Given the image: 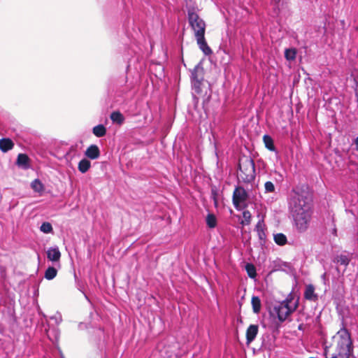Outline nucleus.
Instances as JSON below:
<instances>
[{"instance_id": "nucleus-1", "label": "nucleus", "mask_w": 358, "mask_h": 358, "mask_svg": "<svg viewBox=\"0 0 358 358\" xmlns=\"http://www.w3.org/2000/svg\"><path fill=\"white\" fill-rule=\"evenodd\" d=\"M294 195L289 201V210L296 229L305 232L309 226L312 215L313 199L307 184H299L293 189Z\"/></svg>"}, {"instance_id": "nucleus-2", "label": "nucleus", "mask_w": 358, "mask_h": 358, "mask_svg": "<svg viewBox=\"0 0 358 358\" xmlns=\"http://www.w3.org/2000/svg\"><path fill=\"white\" fill-rule=\"evenodd\" d=\"M203 67L201 63L199 62L194 66V69L191 72V83L194 109L195 110H198L199 98L197 96L201 95L202 96V108L206 112L207 110V106L211 98V91L208 87V90L209 92H208L207 88L203 86Z\"/></svg>"}, {"instance_id": "nucleus-3", "label": "nucleus", "mask_w": 358, "mask_h": 358, "mask_svg": "<svg viewBox=\"0 0 358 358\" xmlns=\"http://www.w3.org/2000/svg\"><path fill=\"white\" fill-rule=\"evenodd\" d=\"M337 337L335 352L330 358H350L354 352V342L351 333L346 328V324L343 317L341 319V328L336 332Z\"/></svg>"}, {"instance_id": "nucleus-4", "label": "nucleus", "mask_w": 358, "mask_h": 358, "mask_svg": "<svg viewBox=\"0 0 358 358\" xmlns=\"http://www.w3.org/2000/svg\"><path fill=\"white\" fill-rule=\"evenodd\" d=\"M238 180L239 182L251 184L255 180V164L250 156L243 155L238 163Z\"/></svg>"}, {"instance_id": "nucleus-5", "label": "nucleus", "mask_w": 358, "mask_h": 358, "mask_svg": "<svg viewBox=\"0 0 358 358\" xmlns=\"http://www.w3.org/2000/svg\"><path fill=\"white\" fill-rule=\"evenodd\" d=\"M249 195L242 186H236L232 196V203L237 210H241L248 207L247 201Z\"/></svg>"}, {"instance_id": "nucleus-6", "label": "nucleus", "mask_w": 358, "mask_h": 358, "mask_svg": "<svg viewBox=\"0 0 358 358\" xmlns=\"http://www.w3.org/2000/svg\"><path fill=\"white\" fill-rule=\"evenodd\" d=\"M188 22L191 28L194 31V35L198 36L200 33L205 34L206 31V23L201 19L197 13L194 10V8H188Z\"/></svg>"}, {"instance_id": "nucleus-7", "label": "nucleus", "mask_w": 358, "mask_h": 358, "mask_svg": "<svg viewBox=\"0 0 358 358\" xmlns=\"http://www.w3.org/2000/svg\"><path fill=\"white\" fill-rule=\"evenodd\" d=\"M294 309L295 308H292L289 306V301L287 299L282 301L273 308L277 318L280 322L285 321L287 317L294 312Z\"/></svg>"}, {"instance_id": "nucleus-8", "label": "nucleus", "mask_w": 358, "mask_h": 358, "mask_svg": "<svg viewBox=\"0 0 358 358\" xmlns=\"http://www.w3.org/2000/svg\"><path fill=\"white\" fill-rule=\"evenodd\" d=\"M350 260L351 259L348 255L341 254L335 256L333 258L332 262L338 266H343V269L342 270V271H341V269L338 266H336V270L338 273H341L342 274H343L346 271L347 266L349 265Z\"/></svg>"}, {"instance_id": "nucleus-9", "label": "nucleus", "mask_w": 358, "mask_h": 358, "mask_svg": "<svg viewBox=\"0 0 358 358\" xmlns=\"http://www.w3.org/2000/svg\"><path fill=\"white\" fill-rule=\"evenodd\" d=\"M195 37H196L199 48L203 52V53L206 56H209V55H212L213 50L208 46V45L206 41L205 34H201V33H200L199 35L196 36Z\"/></svg>"}, {"instance_id": "nucleus-10", "label": "nucleus", "mask_w": 358, "mask_h": 358, "mask_svg": "<svg viewBox=\"0 0 358 358\" xmlns=\"http://www.w3.org/2000/svg\"><path fill=\"white\" fill-rule=\"evenodd\" d=\"M255 230L257 232L259 244L262 246L265 244L266 240V228L263 220L258 221L255 226Z\"/></svg>"}, {"instance_id": "nucleus-11", "label": "nucleus", "mask_w": 358, "mask_h": 358, "mask_svg": "<svg viewBox=\"0 0 358 358\" xmlns=\"http://www.w3.org/2000/svg\"><path fill=\"white\" fill-rule=\"evenodd\" d=\"M259 331V326L257 324H250L246 330V343L250 344L257 337Z\"/></svg>"}, {"instance_id": "nucleus-12", "label": "nucleus", "mask_w": 358, "mask_h": 358, "mask_svg": "<svg viewBox=\"0 0 358 358\" xmlns=\"http://www.w3.org/2000/svg\"><path fill=\"white\" fill-rule=\"evenodd\" d=\"M305 299L310 301H317L318 300V295L315 292V287L312 284L306 286L303 294Z\"/></svg>"}, {"instance_id": "nucleus-13", "label": "nucleus", "mask_w": 358, "mask_h": 358, "mask_svg": "<svg viewBox=\"0 0 358 358\" xmlns=\"http://www.w3.org/2000/svg\"><path fill=\"white\" fill-rule=\"evenodd\" d=\"M100 155V150L96 145H90L85 152V155L92 160L98 159Z\"/></svg>"}, {"instance_id": "nucleus-14", "label": "nucleus", "mask_w": 358, "mask_h": 358, "mask_svg": "<svg viewBox=\"0 0 358 358\" xmlns=\"http://www.w3.org/2000/svg\"><path fill=\"white\" fill-rule=\"evenodd\" d=\"M47 258L52 262H58L61 258V252L58 248H50L47 251Z\"/></svg>"}, {"instance_id": "nucleus-15", "label": "nucleus", "mask_w": 358, "mask_h": 358, "mask_svg": "<svg viewBox=\"0 0 358 358\" xmlns=\"http://www.w3.org/2000/svg\"><path fill=\"white\" fill-rule=\"evenodd\" d=\"M263 142L266 149L278 154V152L275 146L274 141L270 135L264 134L263 136Z\"/></svg>"}, {"instance_id": "nucleus-16", "label": "nucleus", "mask_w": 358, "mask_h": 358, "mask_svg": "<svg viewBox=\"0 0 358 358\" xmlns=\"http://www.w3.org/2000/svg\"><path fill=\"white\" fill-rule=\"evenodd\" d=\"M14 147V143L10 138H3L0 139V150L3 152H6L10 150Z\"/></svg>"}, {"instance_id": "nucleus-17", "label": "nucleus", "mask_w": 358, "mask_h": 358, "mask_svg": "<svg viewBox=\"0 0 358 358\" xmlns=\"http://www.w3.org/2000/svg\"><path fill=\"white\" fill-rule=\"evenodd\" d=\"M29 158L27 155L20 153L17 155L16 164L24 168L29 167Z\"/></svg>"}, {"instance_id": "nucleus-18", "label": "nucleus", "mask_w": 358, "mask_h": 358, "mask_svg": "<svg viewBox=\"0 0 358 358\" xmlns=\"http://www.w3.org/2000/svg\"><path fill=\"white\" fill-rule=\"evenodd\" d=\"M252 310L255 313L258 314L261 311L262 302L258 296H253L251 299Z\"/></svg>"}, {"instance_id": "nucleus-19", "label": "nucleus", "mask_w": 358, "mask_h": 358, "mask_svg": "<svg viewBox=\"0 0 358 358\" xmlns=\"http://www.w3.org/2000/svg\"><path fill=\"white\" fill-rule=\"evenodd\" d=\"M274 242L280 246H283L287 243V238L282 233H278L273 236Z\"/></svg>"}, {"instance_id": "nucleus-20", "label": "nucleus", "mask_w": 358, "mask_h": 358, "mask_svg": "<svg viewBox=\"0 0 358 358\" xmlns=\"http://www.w3.org/2000/svg\"><path fill=\"white\" fill-rule=\"evenodd\" d=\"M297 50L294 48H286L285 50V58L287 61H294L296 57Z\"/></svg>"}, {"instance_id": "nucleus-21", "label": "nucleus", "mask_w": 358, "mask_h": 358, "mask_svg": "<svg viewBox=\"0 0 358 358\" xmlns=\"http://www.w3.org/2000/svg\"><path fill=\"white\" fill-rule=\"evenodd\" d=\"M90 162L87 159H83L79 162L78 169L80 172L85 173L90 169Z\"/></svg>"}, {"instance_id": "nucleus-22", "label": "nucleus", "mask_w": 358, "mask_h": 358, "mask_svg": "<svg viewBox=\"0 0 358 358\" xmlns=\"http://www.w3.org/2000/svg\"><path fill=\"white\" fill-rule=\"evenodd\" d=\"M206 225L210 229H214L217 226L216 216L213 213H208L206 218Z\"/></svg>"}, {"instance_id": "nucleus-23", "label": "nucleus", "mask_w": 358, "mask_h": 358, "mask_svg": "<svg viewBox=\"0 0 358 358\" xmlns=\"http://www.w3.org/2000/svg\"><path fill=\"white\" fill-rule=\"evenodd\" d=\"M245 269L248 273V275L251 279H255L257 276V270L255 265L252 263H247Z\"/></svg>"}, {"instance_id": "nucleus-24", "label": "nucleus", "mask_w": 358, "mask_h": 358, "mask_svg": "<svg viewBox=\"0 0 358 358\" xmlns=\"http://www.w3.org/2000/svg\"><path fill=\"white\" fill-rule=\"evenodd\" d=\"M92 132L96 137H103L106 134V129L103 124H98L93 128Z\"/></svg>"}, {"instance_id": "nucleus-25", "label": "nucleus", "mask_w": 358, "mask_h": 358, "mask_svg": "<svg viewBox=\"0 0 358 358\" xmlns=\"http://www.w3.org/2000/svg\"><path fill=\"white\" fill-rule=\"evenodd\" d=\"M110 120L113 122H116L119 124H121L123 123L124 120V117L123 115L120 111H114L110 114Z\"/></svg>"}, {"instance_id": "nucleus-26", "label": "nucleus", "mask_w": 358, "mask_h": 358, "mask_svg": "<svg viewBox=\"0 0 358 358\" xmlns=\"http://www.w3.org/2000/svg\"><path fill=\"white\" fill-rule=\"evenodd\" d=\"M57 274V269L53 267V266H50L48 267L45 272V278L47 279V280H52L53 278H55L56 277Z\"/></svg>"}, {"instance_id": "nucleus-27", "label": "nucleus", "mask_w": 358, "mask_h": 358, "mask_svg": "<svg viewBox=\"0 0 358 358\" xmlns=\"http://www.w3.org/2000/svg\"><path fill=\"white\" fill-rule=\"evenodd\" d=\"M31 188L36 192H42L44 190V186L43 183L38 179H35L31 182Z\"/></svg>"}, {"instance_id": "nucleus-28", "label": "nucleus", "mask_w": 358, "mask_h": 358, "mask_svg": "<svg viewBox=\"0 0 358 358\" xmlns=\"http://www.w3.org/2000/svg\"><path fill=\"white\" fill-rule=\"evenodd\" d=\"M264 192L266 193H273L275 190V187L274 184L271 181H266L264 183Z\"/></svg>"}, {"instance_id": "nucleus-29", "label": "nucleus", "mask_w": 358, "mask_h": 358, "mask_svg": "<svg viewBox=\"0 0 358 358\" xmlns=\"http://www.w3.org/2000/svg\"><path fill=\"white\" fill-rule=\"evenodd\" d=\"M41 231L43 233L48 234L52 231V227L50 222H43L41 227Z\"/></svg>"}, {"instance_id": "nucleus-30", "label": "nucleus", "mask_w": 358, "mask_h": 358, "mask_svg": "<svg viewBox=\"0 0 358 358\" xmlns=\"http://www.w3.org/2000/svg\"><path fill=\"white\" fill-rule=\"evenodd\" d=\"M243 217L244 219V221L241 222L243 224H249L250 223L251 213L249 210H243Z\"/></svg>"}, {"instance_id": "nucleus-31", "label": "nucleus", "mask_w": 358, "mask_h": 358, "mask_svg": "<svg viewBox=\"0 0 358 358\" xmlns=\"http://www.w3.org/2000/svg\"><path fill=\"white\" fill-rule=\"evenodd\" d=\"M260 350L268 351H271L273 350L271 344L269 343L268 341H266L264 337H262V342L260 347Z\"/></svg>"}, {"instance_id": "nucleus-32", "label": "nucleus", "mask_w": 358, "mask_h": 358, "mask_svg": "<svg viewBox=\"0 0 358 358\" xmlns=\"http://www.w3.org/2000/svg\"><path fill=\"white\" fill-rule=\"evenodd\" d=\"M331 226L333 227L332 230H331V234L334 236H337V229H336V227L335 220H334V216H332V218H331Z\"/></svg>"}, {"instance_id": "nucleus-33", "label": "nucleus", "mask_w": 358, "mask_h": 358, "mask_svg": "<svg viewBox=\"0 0 358 358\" xmlns=\"http://www.w3.org/2000/svg\"><path fill=\"white\" fill-rule=\"evenodd\" d=\"M329 352V348L326 346L324 349L323 355L325 357V358H328L327 355Z\"/></svg>"}, {"instance_id": "nucleus-34", "label": "nucleus", "mask_w": 358, "mask_h": 358, "mask_svg": "<svg viewBox=\"0 0 358 358\" xmlns=\"http://www.w3.org/2000/svg\"><path fill=\"white\" fill-rule=\"evenodd\" d=\"M321 278H322V280H323L324 283H326V281L328 280V279H327V273H324L321 275Z\"/></svg>"}, {"instance_id": "nucleus-35", "label": "nucleus", "mask_w": 358, "mask_h": 358, "mask_svg": "<svg viewBox=\"0 0 358 358\" xmlns=\"http://www.w3.org/2000/svg\"><path fill=\"white\" fill-rule=\"evenodd\" d=\"M354 144L355 145V150L358 151V136L355 138Z\"/></svg>"}, {"instance_id": "nucleus-36", "label": "nucleus", "mask_w": 358, "mask_h": 358, "mask_svg": "<svg viewBox=\"0 0 358 358\" xmlns=\"http://www.w3.org/2000/svg\"><path fill=\"white\" fill-rule=\"evenodd\" d=\"M355 97H356L357 103H358V86L355 89Z\"/></svg>"}, {"instance_id": "nucleus-37", "label": "nucleus", "mask_w": 358, "mask_h": 358, "mask_svg": "<svg viewBox=\"0 0 358 358\" xmlns=\"http://www.w3.org/2000/svg\"><path fill=\"white\" fill-rule=\"evenodd\" d=\"M212 193H213V200H214L215 204L216 205V204H217V199H216V198H215L216 193H215V192H214V191H213V192H212Z\"/></svg>"}, {"instance_id": "nucleus-38", "label": "nucleus", "mask_w": 358, "mask_h": 358, "mask_svg": "<svg viewBox=\"0 0 358 358\" xmlns=\"http://www.w3.org/2000/svg\"><path fill=\"white\" fill-rule=\"evenodd\" d=\"M302 327H303V324H299V327H298V329L299 330H301L302 329Z\"/></svg>"}, {"instance_id": "nucleus-39", "label": "nucleus", "mask_w": 358, "mask_h": 358, "mask_svg": "<svg viewBox=\"0 0 358 358\" xmlns=\"http://www.w3.org/2000/svg\"><path fill=\"white\" fill-rule=\"evenodd\" d=\"M282 0H276L275 2L276 3H279L280 1H281Z\"/></svg>"}, {"instance_id": "nucleus-40", "label": "nucleus", "mask_w": 358, "mask_h": 358, "mask_svg": "<svg viewBox=\"0 0 358 358\" xmlns=\"http://www.w3.org/2000/svg\"><path fill=\"white\" fill-rule=\"evenodd\" d=\"M357 108H358V103H357Z\"/></svg>"}]
</instances>
